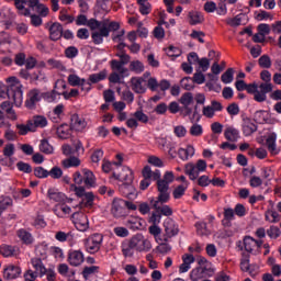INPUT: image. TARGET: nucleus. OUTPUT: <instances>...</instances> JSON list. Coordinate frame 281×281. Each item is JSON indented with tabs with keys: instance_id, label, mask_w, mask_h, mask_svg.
<instances>
[{
	"instance_id": "56",
	"label": "nucleus",
	"mask_w": 281,
	"mask_h": 281,
	"mask_svg": "<svg viewBox=\"0 0 281 281\" xmlns=\"http://www.w3.org/2000/svg\"><path fill=\"white\" fill-rule=\"evenodd\" d=\"M204 273H203V270L199 269V268H195L191 271L190 273V279L192 281H199V280H202V278H204Z\"/></svg>"
},
{
	"instance_id": "53",
	"label": "nucleus",
	"mask_w": 281,
	"mask_h": 281,
	"mask_svg": "<svg viewBox=\"0 0 281 281\" xmlns=\"http://www.w3.org/2000/svg\"><path fill=\"white\" fill-rule=\"evenodd\" d=\"M98 269H100L98 266H91V267H86L82 270V276L85 280L89 279V276H93V273H98Z\"/></svg>"
},
{
	"instance_id": "48",
	"label": "nucleus",
	"mask_w": 281,
	"mask_h": 281,
	"mask_svg": "<svg viewBox=\"0 0 281 281\" xmlns=\"http://www.w3.org/2000/svg\"><path fill=\"white\" fill-rule=\"evenodd\" d=\"M93 193L92 192H88L83 195L82 202L79 204L80 207H82V205H85V207H89L91 205H93Z\"/></svg>"
},
{
	"instance_id": "7",
	"label": "nucleus",
	"mask_w": 281,
	"mask_h": 281,
	"mask_svg": "<svg viewBox=\"0 0 281 281\" xmlns=\"http://www.w3.org/2000/svg\"><path fill=\"white\" fill-rule=\"evenodd\" d=\"M130 241H132V246L136 251H150L153 249L150 240L146 239L142 234L133 236Z\"/></svg>"
},
{
	"instance_id": "4",
	"label": "nucleus",
	"mask_w": 281,
	"mask_h": 281,
	"mask_svg": "<svg viewBox=\"0 0 281 281\" xmlns=\"http://www.w3.org/2000/svg\"><path fill=\"white\" fill-rule=\"evenodd\" d=\"M117 30H120V22H111L109 19L104 20L103 27L92 32V43H94V45H102L104 38H109V34H111V32H117Z\"/></svg>"
},
{
	"instance_id": "17",
	"label": "nucleus",
	"mask_w": 281,
	"mask_h": 281,
	"mask_svg": "<svg viewBox=\"0 0 281 281\" xmlns=\"http://www.w3.org/2000/svg\"><path fill=\"white\" fill-rule=\"evenodd\" d=\"M50 41H60L63 38V24L54 22L48 27Z\"/></svg>"
},
{
	"instance_id": "28",
	"label": "nucleus",
	"mask_w": 281,
	"mask_h": 281,
	"mask_svg": "<svg viewBox=\"0 0 281 281\" xmlns=\"http://www.w3.org/2000/svg\"><path fill=\"white\" fill-rule=\"evenodd\" d=\"M18 237L24 245H32V243H34V237H32V234L25 229L18 231Z\"/></svg>"
},
{
	"instance_id": "57",
	"label": "nucleus",
	"mask_w": 281,
	"mask_h": 281,
	"mask_svg": "<svg viewBox=\"0 0 281 281\" xmlns=\"http://www.w3.org/2000/svg\"><path fill=\"white\" fill-rule=\"evenodd\" d=\"M267 235L272 239L280 238L281 231L278 228V226H270V228L267 231Z\"/></svg>"
},
{
	"instance_id": "34",
	"label": "nucleus",
	"mask_w": 281,
	"mask_h": 281,
	"mask_svg": "<svg viewBox=\"0 0 281 281\" xmlns=\"http://www.w3.org/2000/svg\"><path fill=\"white\" fill-rule=\"evenodd\" d=\"M87 27H89L92 32H95V30H102L104 27V20L98 21L97 19H90L88 20Z\"/></svg>"
},
{
	"instance_id": "39",
	"label": "nucleus",
	"mask_w": 281,
	"mask_h": 281,
	"mask_svg": "<svg viewBox=\"0 0 281 281\" xmlns=\"http://www.w3.org/2000/svg\"><path fill=\"white\" fill-rule=\"evenodd\" d=\"M48 199L55 201L56 203H61L64 201V195L60 192H57L56 189H48Z\"/></svg>"
},
{
	"instance_id": "25",
	"label": "nucleus",
	"mask_w": 281,
	"mask_h": 281,
	"mask_svg": "<svg viewBox=\"0 0 281 281\" xmlns=\"http://www.w3.org/2000/svg\"><path fill=\"white\" fill-rule=\"evenodd\" d=\"M31 265H33L35 273H38L40 276H45V273H47V268L43 265V259L34 257L31 259Z\"/></svg>"
},
{
	"instance_id": "26",
	"label": "nucleus",
	"mask_w": 281,
	"mask_h": 281,
	"mask_svg": "<svg viewBox=\"0 0 281 281\" xmlns=\"http://www.w3.org/2000/svg\"><path fill=\"white\" fill-rule=\"evenodd\" d=\"M205 21L203 13L199 11H191L189 12V23L190 25H199Z\"/></svg>"
},
{
	"instance_id": "51",
	"label": "nucleus",
	"mask_w": 281,
	"mask_h": 281,
	"mask_svg": "<svg viewBox=\"0 0 281 281\" xmlns=\"http://www.w3.org/2000/svg\"><path fill=\"white\" fill-rule=\"evenodd\" d=\"M241 271H250L251 265H249V254H243V258L240 261Z\"/></svg>"
},
{
	"instance_id": "46",
	"label": "nucleus",
	"mask_w": 281,
	"mask_h": 281,
	"mask_svg": "<svg viewBox=\"0 0 281 281\" xmlns=\"http://www.w3.org/2000/svg\"><path fill=\"white\" fill-rule=\"evenodd\" d=\"M266 146L269 153H276V134H270L266 139Z\"/></svg>"
},
{
	"instance_id": "63",
	"label": "nucleus",
	"mask_w": 281,
	"mask_h": 281,
	"mask_svg": "<svg viewBox=\"0 0 281 281\" xmlns=\"http://www.w3.org/2000/svg\"><path fill=\"white\" fill-rule=\"evenodd\" d=\"M66 58H76L78 56V48L76 46H69L65 50Z\"/></svg>"
},
{
	"instance_id": "18",
	"label": "nucleus",
	"mask_w": 281,
	"mask_h": 281,
	"mask_svg": "<svg viewBox=\"0 0 281 281\" xmlns=\"http://www.w3.org/2000/svg\"><path fill=\"white\" fill-rule=\"evenodd\" d=\"M21 276V268L14 265H10L3 270L4 280H16Z\"/></svg>"
},
{
	"instance_id": "49",
	"label": "nucleus",
	"mask_w": 281,
	"mask_h": 281,
	"mask_svg": "<svg viewBox=\"0 0 281 281\" xmlns=\"http://www.w3.org/2000/svg\"><path fill=\"white\" fill-rule=\"evenodd\" d=\"M35 258L40 260H47V248L45 246H38L35 248Z\"/></svg>"
},
{
	"instance_id": "11",
	"label": "nucleus",
	"mask_w": 281,
	"mask_h": 281,
	"mask_svg": "<svg viewBox=\"0 0 281 281\" xmlns=\"http://www.w3.org/2000/svg\"><path fill=\"white\" fill-rule=\"evenodd\" d=\"M150 203H154L153 207L160 216H172V207H170V205H164V203H168V201L159 200V194L157 200H151Z\"/></svg>"
},
{
	"instance_id": "44",
	"label": "nucleus",
	"mask_w": 281,
	"mask_h": 281,
	"mask_svg": "<svg viewBox=\"0 0 281 281\" xmlns=\"http://www.w3.org/2000/svg\"><path fill=\"white\" fill-rule=\"evenodd\" d=\"M13 201L10 196H5L0 201V216L8 210V207H12Z\"/></svg>"
},
{
	"instance_id": "30",
	"label": "nucleus",
	"mask_w": 281,
	"mask_h": 281,
	"mask_svg": "<svg viewBox=\"0 0 281 281\" xmlns=\"http://www.w3.org/2000/svg\"><path fill=\"white\" fill-rule=\"evenodd\" d=\"M71 125L61 124L57 127V135L60 139H67L71 133Z\"/></svg>"
},
{
	"instance_id": "33",
	"label": "nucleus",
	"mask_w": 281,
	"mask_h": 281,
	"mask_svg": "<svg viewBox=\"0 0 281 281\" xmlns=\"http://www.w3.org/2000/svg\"><path fill=\"white\" fill-rule=\"evenodd\" d=\"M61 164L64 168H78V166H80L81 162L78 157L70 156L69 158L64 159Z\"/></svg>"
},
{
	"instance_id": "16",
	"label": "nucleus",
	"mask_w": 281,
	"mask_h": 281,
	"mask_svg": "<svg viewBox=\"0 0 281 281\" xmlns=\"http://www.w3.org/2000/svg\"><path fill=\"white\" fill-rule=\"evenodd\" d=\"M68 262L71 267H80L85 262V255L80 250H72L68 254Z\"/></svg>"
},
{
	"instance_id": "32",
	"label": "nucleus",
	"mask_w": 281,
	"mask_h": 281,
	"mask_svg": "<svg viewBox=\"0 0 281 281\" xmlns=\"http://www.w3.org/2000/svg\"><path fill=\"white\" fill-rule=\"evenodd\" d=\"M256 239H254V237L250 236H246L244 238V249L245 251H247V254H252L254 249H256Z\"/></svg>"
},
{
	"instance_id": "41",
	"label": "nucleus",
	"mask_w": 281,
	"mask_h": 281,
	"mask_svg": "<svg viewBox=\"0 0 281 281\" xmlns=\"http://www.w3.org/2000/svg\"><path fill=\"white\" fill-rule=\"evenodd\" d=\"M222 82L224 85H229V82L234 81V68H228L222 76H221Z\"/></svg>"
},
{
	"instance_id": "21",
	"label": "nucleus",
	"mask_w": 281,
	"mask_h": 281,
	"mask_svg": "<svg viewBox=\"0 0 281 281\" xmlns=\"http://www.w3.org/2000/svg\"><path fill=\"white\" fill-rule=\"evenodd\" d=\"M258 131V125L251 121V119H245L243 124V133L246 137L254 135Z\"/></svg>"
},
{
	"instance_id": "38",
	"label": "nucleus",
	"mask_w": 281,
	"mask_h": 281,
	"mask_svg": "<svg viewBox=\"0 0 281 281\" xmlns=\"http://www.w3.org/2000/svg\"><path fill=\"white\" fill-rule=\"evenodd\" d=\"M179 102L182 106H190L191 103L194 102V95L192 92H186L181 95Z\"/></svg>"
},
{
	"instance_id": "55",
	"label": "nucleus",
	"mask_w": 281,
	"mask_h": 281,
	"mask_svg": "<svg viewBox=\"0 0 281 281\" xmlns=\"http://www.w3.org/2000/svg\"><path fill=\"white\" fill-rule=\"evenodd\" d=\"M186 190H188V186H183V184L178 186L172 192L173 199H181V196L186 194Z\"/></svg>"
},
{
	"instance_id": "64",
	"label": "nucleus",
	"mask_w": 281,
	"mask_h": 281,
	"mask_svg": "<svg viewBox=\"0 0 281 281\" xmlns=\"http://www.w3.org/2000/svg\"><path fill=\"white\" fill-rule=\"evenodd\" d=\"M4 157H12L14 155V144H7L3 148Z\"/></svg>"
},
{
	"instance_id": "13",
	"label": "nucleus",
	"mask_w": 281,
	"mask_h": 281,
	"mask_svg": "<svg viewBox=\"0 0 281 281\" xmlns=\"http://www.w3.org/2000/svg\"><path fill=\"white\" fill-rule=\"evenodd\" d=\"M273 91L272 83L262 82L258 86L257 93L255 94L256 102H265L267 100V93Z\"/></svg>"
},
{
	"instance_id": "60",
	"label": "nucleus",
	"mask_w": 281,
	"mask_h": 281,
	"mask_svg": "<svg viewBox=\"0 0 281 281\" xmlns=\"http://www.w3.org/2000/svg\"><path fill=\"white\" fill-rule=\"evenodd\" d=\"M48 177H52V179H60V177H63V169L53 167L52 170L48 171Z\"/></svg>"
},
{
	"instance_id": "37",
	"label": "nucleus",
	"mask_w": 281,
	"mask_h": 281,
	"mask_svg": "<svg viewBox=\"0 0 281 281\" xmlns=\"http://www.w3.org/2000/svg\"><path fill=\"white\" fill-rule=\"evenodd\" d=\"M127 225L130 229H133L134 232H137V229H142L143 227L142 220L139 217H131L127 221Z\"/></svg>"
},
{
	"instance_id": "12",
	"label": "nucleus",
	"mask_w": 281,
	"mask_h": 281,
	"mask_svg": "<svg viewBox=\"0 0 281 281\" xmlns=\"http://www.w3.org/2000/svg\"><path fill=\"white\" fill-rule=\"evenodd\" d=\"M41 98H42L41 90L38 89L30 90L27 93V99L25 101L26 109L34 111V109H36V104L41 102Z\"/></svg>"
},
{
	"instance_id": "1",
	"label": "nucleus",
	"mask_w": 281,
	"mask_h": 281,
	"mask_svg": "<svg viewBox=\"0 0 281 281\" xmlns=\"http://www.w3.org/2000/svg\"><path fill=\"white\" fill-rule=\"evenodd\" d=\"M151 179L157 181L159 201H170V183L175 181V173L172 171H167L161 179V172L156 170L151 171Z\"/></svg>"
},
{
	"instance_id": "22",
	"label": "nucleus",
	"mask_w": 281,
	"mask_h": 281,
	"mask_svg": "<svg viewBox=\"0 0 281 281\" xmlns=\"http://www.w3.org/2000/svg\"><path fill=\"white\" fill-rule=\"evenodd\" d=\"M81 172L83 175V183L86 188H95V175H93V171L82 169Z\"/></svg>"
},
{
	"instance_id": "31",
	"label": "nucleus",
	"mask_w": 281,
	"mask_h": 281,
	"mask_svg": "<svg viewBox=\"0 0 281 281\" xmlns=\"http://www.w3.org/2000/svg\"><path fill=\"white\" fill-rule=\"evenodd\" d=\"M0 254L4 258H10L12 256H16V247L10 245H2L0 246Z\"/></svg>"
},
{
	"instance_id": "59",
	"label": "nucleus",
	"mask_w": 281,
	"mask_h": 281,
	"mask_svg": "<svg viewBox=\"0 0 281 281\" xmlns=\"http://www.w3.org/2000/svg\"><path fill=\"white\" fill-rule=\"evenodd\" d=\"M149 234H151L153 237L156 238V240H159V236L161 235V228L157 226V224H153L148 228Z\"/></svg>"
},
{
	"instance_id": "50",
	"label": "nucleus",
	"mask_w": 281,
	"mask_h": 281,
	"mask_svg": "<svg viewBox=\"0 0 281 281\" xmlns=\"http://www.w3.org/2000/svg\"><path fill=\"white\" fill-rule=\"evenodd\" d=\"M133 117L136 119V122H142V124H148V115H146L143 110H137L133 114Z\"/></svg>"
},
{
	"instance_id": "5",
	"label": "nucleus",
	"mask_w": 281,
	"mask_h": 281,
	"mask_svg": "<svg viewBox=\"0 0 281 281\" xmlns=\"http://www.w3.org/2000/svg\"><path fill=\"white\" fill-rule=\"evenodd\" d=\"M113 177L114 179L122 181V184L119 187L120 192H122L124 196H131L135 190V188H133V171L126 168L120 173L113 172Z\"/></svg>"
},
{
	"instance_id": "9",
	"label": "nucleus",
	"mask_w": 281,
	"mask_h": 281,
	"mask_svg": "<svg viewBox=\"0 0 281 281\" xmlns=\"http://www.w3.org/2000/svg\"><path fill=\"white\" fill-rule=\"evenodd\" d=\"M71 218L78 232H87V229H89V218L85 215V213L75 212L71 215Z\"/></svg>"
},
{
	"instance_id": "52",
	"label": "nucleus",
	"mask_w": 281,
	"mask_h": 281,
	"mask_svg": "<svg viewBox=\"0 0 281 281\" xmlns=\"http://www.w3.org/2000/svg\"><path fill=\"white\" fill-rule=\"evenodd\" d=\"M34 176L37 177V179H47V177H49V171L43 167H36L34 169Z\"/></svg>"
},
{
	"instance_id": "61",
	"label": "nucleus",
	"mask_w": 281,
	"mask_h": 281,
	"mask_svg": "<svg viewBox=\"0 0 281 281\" xmlns=\"http://www.w3.org/2000/svg\"><path fill=\"white\" fill-rule=\"evenodd\" d=\"M148 164H150L151 166H156V168H162L164 166V161L160 160V158L157 156H149Z\"/></svg>"
},
{
	"instance_id": "10",
	"label": "nucleus",
	"mask_w": 281,
	"mask_h": 281,
	"mask_svg": "<svg viewBox=\"0 0 281 281\" xmlns=\"http://www.w3.org/2000/svg\"><path fill=\"white\" fill-rule=\"evenodd\" d=\"M164 227H165V235H164L165 243H168L170 238L179 234V226H177V224L172 218H167L164 223Z\"/></svg>"
},
{
	"instance_id": "27",
	"label": "nucleus",
	"mask_w": 281,
	"mask_h": 281,
	"mask_svg": "<svg viewBox=\"0 0 281 281\" xmlns=\"http://www.w3.org/2000/svg\"><path fill=\"white\" fill-rule=\"evenodd\" d=\"M224 137L227 139V142H238L240 134L238 130L234 127H227L224 132Z\"/></svg>"
},
{
	"instance_id": "24",
	"label": "nucleus",
	"mask_w": 281,
	"mask_h": 281,
	"mask_svg": "<svg viewBox=\"0 0 281 281\" xmlns=\"http://www.w3.org/2000/svg\"><path fill=\"white\" fill-rule=\"evenodd\" d=\"M106 76H108V71L106 69H104L98 74L90 75L88 78V81L86 82H90V89H91V85H98V82H101V80H106Z\"/></svg>"
},
{
	"instance_id": "8",
	"label": "nucleus",
	"mask_w": 281,
	"mask_h": 281,
	"mask_svg": "<svg viewBox=\"0 0 281 281\" xmlns=\"http://www.w3.org/2000/svg\"><path fill=\"white\" fill-rule=\"evenodd\" d=\"M111 213L114 216V218H123V216H128V211L126 210V206L124 205L123 199L115 198L113 200Z\"/></svg>"
},
{
	"instance_id": "40",
	"label": "nucleus",
	"mask_w": 281,
	"mask_h": 281,
	"mask_svg": "<svg viewBox=\"0 0 281 281\" xmlns=\"http://www.w3.org/2000/svg\"><path fill=\"white\" fill-rule=\"evenodd\" d=\"M40 150L45 155H52V153H54V147L49 144L47 139H42L40 145Z\"/></svg>"
},
{
	"instance_id": "2",
	"label": "nucleus",
	"mask_w": 281,
	"mask_h": 281,
	"mask_svg": "<svg viewBox=\"0 0 281 281\" xmlns=\"http://www.w3.org/2000/svg\"><path fill=\"white\" fill-rule=\"evenodd\" d=\"M9 101L0 104L2 111H8L12 106H21L23 104V86L21 83L9 85L5 92Z\"/></svg>"
},
{
	"instance_id": "62",
	"label": "nucleus",
	"mask_w": 281,
	"mask_h": 281,
	"mask_svg": "<svg viewBox=\"0 0 281 281\" xmlns=\"http://www.w3.org/2000/svg\"><path fill=\"white\" fill-rule=\"evenodd\" d=\"M193 82L195 85H203V82H205V75H203V72L201 71H196L194 75H193V78H192Z\"/></svg>"
},
{
	"instance_id": "14",
	"label": "nucleus",
	"mask_w": 281,
	"mask_h": 281,
	"mask_svg": "<svg viewBox=\"0 0 281 281\" xmlns=\"http://www.w3.org/2000/svg\"><path fill=\"white\" fill-rule=\"evenodd\" d=\"M68 83L70 87H81L82 91H91V82H87L86 79H81L78 75H69Z\"/></svg>"
},
{
	"instance_id": "29",
	"label": "nucleus",
	"mask_w": 281,
	"mask_h": 281,
	"mask_svg": "<svg viewBox=\"0 0 281 281\" xmlns=\"http://www.w3.org/2000/svg\"><path fill=\"white\" fill-rule=\"evenodd\" d=\"M122 252L125 258H133L135 254V247L133 246L131 239L122 245Z\"/></svg>"
},
{
	"instance_id": "20",
	"label": "nucleus",
	"mask_w": 281,
	"mask_h": 281,
	"mask_svg": "<svg viewBox=\"0 0 281 281\" xmlns=\"http://www.w3.org/2000/svg\"><path fill=\"white\" fill-rule=\"evenodd\" d=\"M29 122L30 126L33 127V133H36L37 128H45L47 126V117L44 115H34Z\"/></svg>"
},
{
	"instance_id": "45",
	"label": "nucleus",
	"mask_w": 281,
	"mask_h": 281,
	"mask_svg": "<svg viewBox=\"0 0 281 281\" xmlns=\"http://www.w3.org/2000/svg\"><path fill=\"white\" fill-rule=\"evenodd\" d=\"M160 244L157 247L159 254H170V251H172V247L170 246V244H167L168 241H165L164 238H159Z\"/></svg>"
},
{
	"instance_id": "36",
	"label": "nucleus",
	"mask_w": 281,
	"mask_h": 281,
	"mask_svg": "<svg viewBox=\"0 0 281 281\" xmlns=\"http://www.w3.org/2000/svg\"><path fill=\"white\" fill-rule=\"evenodd\" d=\"M137 3L139 5L140 14H150L151 5L150 2H148V0H137Z\"/></svg>"
},
{
	"instance_id": "6",
	"label": "nucleus",
	"mask_w": 281,
	"mask_h": 281,
	"mask_svg": "<svg viewBox=\"0 0 281 281\" xmlns=\"http://www.w3.org/2000/svg\"><path fill=\"white\" fill-rule=\"evenodd\" d=\"M102 240H104L102 234L95 233L90 235L83 240L86 251H88V254H98L102 247Z\"/></svg>"
},
{
	"instance_id": "47",
	"label": "nucleus",
	"mask_w": 281,
	"mask_h": 281,
	"mask_svg": "<svg viewBox=\"0 0 281 281\" xmlns=\"http://www.w3.org/2000/svg\"><path fill=\"white\" fill-rule=\"evenodd\" d=\"M258 63L262 69H271V57L269 55H262Z\"/></svg>"
},
{
	"instance_id": "43",
	"label": "nucleus",
	"mask_w": 281,
	"mask_h": 281,
	"mask_svg": "<svg viewBox=\"0 0 281 281\" xmlns=\"http://www.w3.org/2000/svg\"><path fill=\"white\" fill-rule=\"evenodd\" d=\"M16 128L19 131V135H27V133H34L32 125H30V121L26 122V125L25 124L16 125Z\"/></svg>"
},
{
	"instance_id": "58",
	"label": "nucleus",
	"mask_w": 281,
	"mask_h": 281,
	"mask_svg": "<svg viewBox=\"0 0 281 281\" xmlns=\"http://www.w3.org/2000/svg\"><path fill=\"white\" fill-rule=\"evenodd\" d=\"M16 168L18 170H20V172H25L26 175H30V172H32V166H30V164L27 162L19 161L16 164Z\"/></svg>"
},
{
	"instance_id": "35",
	"label": "nucleus",
	"mask_w": 281,
	"mask_h": 281,
	"mask_svg": "<svg viewBox=\"0 0 281 281\" xmlns=\"http://www.w3.org/2000/svg\"><path fill=\"white\" fill-rule=\"evenodd\" d=\"M265 216H266V221H268L269 223H280L281 216L279 215L278 212L273 210L266 211Z\"/></svg>"
},
{
	"instance_id": "19",
	"label": "nucleus",
	"mask_w": 281,
	"mask_h": 281,
	"mask_svg": "<svg viewBox=\"0 0 281 281\" xmlns=\"http://www.w3.org/2000/svg\"><path fill=\"white\" fill-rule=\"evenodd\" d=\"M70 128L74 131H85L87 128V121L78 114H72L70 117Z\"/></svg>"
},
{
	"instance_id": "23",
	"label": "nucleus",
	"mask_w": 281,
	"mask_h": 281,
	"mask_svg": "<svg viewBox=\"0 0 281 281\" xmlns=\"http://www.w3.org/2000/svg\"><path fill=\"white\" fill-rule=\"evenodd\" d=\"M186 175H188L189 179H191V181H195V179H199V175H200V170L195 167L194 164L189 162L186 165V169H184Z\"/></svg>"
},
{
	"instance_id": "54",
	"label": "nucleus",
	"mask_w": 281,
	"mask_h": 281,
	"mask_svg": "<svg viewBox=\"0 0 281 281\" xmlns=\"http://www.w3.org/2000/svg\"><path fill=\"white\" fill-rule=\"evenodd\" d=\"M190 135H192L193 137H201V135H203V126L199 125V124H193L190 127Z\"/></svg>"
},
{
	"instance_id": "42",
	"label": "nucleus",
	"mask_w": 281,
	"mask_h": 281,
	"mask_svg": "<svg viewBox=\"0 0 281 281\" xmlns=\"http://www.w3.org/2000/svg\"><path fill=\"white\" fill-rule=\"evenodd\" d=\"M130 71H134V74H143L144 71V64L139 60L131 61L130 64Z\"/></svg>"
},
{
	"instance_id": "15",
	"label": "nucleus",
	"mask_w": 281,
	"mask_h": 281,
	"mask_svg": "<svg viewBox=\"0 0 281 281\" xmlns=\"http://www.w3.org/2000/svg\"><path fill=\"white\" fill-rule=\"evenodd\" d=\"M131 87L134 93H146V79H144V77H132Z\"/></svg>"
},
{
	"instance_id": "3",
	"label": "nucleus",
	"mask_w": 281,
	"mask_h": 281,
	"mask_svg": "<svg viewBox=\"0 0 281 281\" xmlns=\"http://www.w3.org/2000/svg\"><path fill=\"white\" fill-rule=\"evenodd\" d=\"M14 5L18 10H20V13L23 16H30V9L31 10H36L38 14L42 16H47L49 14V8H47L45 4H42L38 2V0H13ZM27 5V8H25Z\"/></svg>"
}]
</instances>
